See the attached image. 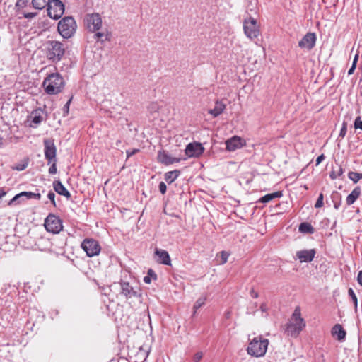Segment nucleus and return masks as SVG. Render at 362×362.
Segmentation results:
<instances>
[{"label": "nucleus", "mask_w": 362, "mask_h": 362, "mask_svg": "<svg viewBox=\"0 0 362 362\" xmlns=\"http://www.w3.org/2000/svg\"><path fill=\"white\" fill-rule=\"evenodd\" d=\"M64 80L59 73L49 74L44 80L42 86L49 95H56L62 91Z\"/></svg>", "instance_id": "nucleus-1"}, {"label": "nucleus", "mask_w": 362, "mask_h": 362, "mask_svg": "<svg viewBox=\"0 0 362 362\" xmlns=\"http://www.w3.org/2000/svg\"><path fill=\"white\" fill-rule=\"evenodd\" d=\"M269 345V340L259 336L253 338L250 342L247 351L252 356L261 357L264 356Z\"/></svg>", "instance_id": "nucleus-2"}, {"label": "nucleus", "mask_w": 362, "mask_h": 362, "mask_svg": "<svg viewBox=\"0 0 362 362\" xmlns=\"http://www.w3.org/2000/svg\"><path fill=\"white\" fill-rule=\"evenodd\" d=\"M66 47L62 42L56 40L48 42L47 57L52 62L60 61L65 53Z\"/></svg>", "instance_id": "nucleus-3"}, {"label": "nucleus", "mask_w": 362, "mask_h": 362, "mask_svg": "<svg viewBox=\"0 0 362 362\" xmlns=\"http://www.w3.org/2000/svg\"><path fill=\"white\" fill-rule=\"evenodd\" d=\"M77 25L73 17H64L58 23V31L66 39L70 38L76 32Z\"/></svg>", "instance_id": "nucleus-4"}, {"label": "nucleus", "mask_w": 362, "mask_h": 362, "mask_svg": "<svg viewBox=\"0 0 362 362\" xmlns=\"http://www.w3.org/2000/svg\"><path fill=\"white\" fill-rule=\"evenodd\" d=\"M243 29L245 35L250 39H255L259 35V27L257 21L252 17L244 20Z\"/></svg>", "instance_id": "nucleus-5"}, {"label": "nucleus", "mask_w": 362, "mask_h": 362, "mask_svg": "<svg viewBox=\"0 0 362 362\" xmlns=\"http://www.w3.org/2000/svg\"><path fill=\"white\" fill-rule=\"evenodd\" d=\"M44 225L48 232L54 234L59 233L63 228L61 219L52 214L47 216Z\"/></svg>", "instance_id": "nucleus-6"}, {"label": "nucleus", "mask_w": 362, "mask_h": 362, "mask_svg": "<svg viewBox=\"0 0 362 362\" xmlns=\"http://www.w3.org/2000/svg\"><path fill=\"white\" fill-rule=\"evenodd\" d=\"M84 23L89 31L95 32L102 26V18L98 13H88L84 18Z\"/></svg>", "instance_id": "nucleus-7"}, {"label": "nucleus", "mask_w": 362, "mask_h": 362, "mask_svg": "<svg viewBox=\"0 0 362 362\" xmlns=\"http://www.w3.org/2000/svg\"><path fill=\"white\" fill-rule=\"evenodd\" d=\"M64 12V6L60 0H50L47 6V13L50 18L59 19Z\"/></svg>", "instance_id": "nucleus-8"}, {"label": "nucleus", "mask_w": 362, "mask_h": 362, "mask_svg": "<svg viewBox=\"0 0 362 362\" xmlns=\"http://www.w3.org/2000/svg\"><path fill=\"white\" fill-rule=\"evenodd\" d=\"M81 247L88 257L98 255L100 252V246L97 240L86 238L81 243Z\"/></svg>", "instance_id": "nucleus-9"}, {"label": "nucleus", "mask_w": 362, "mask_h": 362, "mask_svg": "<svg viewBox=\"0 0 362 362\" xmlns=\"http://www.w3.org/2000/svg\"><path fill=\"white\" fill-rule=\"evenodd\" d=\"M44 146L45 158L47 160L48 164H51L52 161L56 160L57 149L54 141L49 139H45Z\"/></svg>", "instance_id": "nucleus-10"}, {"label": "nucleus", "mask_w": 362, "mask_h": 362, "mask_svg": "<svg viewBox=\"0 0 362 362\" xmlns=\"http://www.w3.org/2000/svg\"><path fill=\"white\" fill-rule=\"evenodd\" d=\"M120 287V293L126 298L139 297L140 296V289L138 287H133L128 282H122Z\"/></svg>", "instance_id": "nucleus-11"}, {"label": "nucleus", "mask_w": 362, "mask_h": 362, "mask_svg": "<svg viewBox=\"0 0 362 362\" xmlns=\"http://www.w3.org/2000/svg\"><path fill=\"white\" fill-rule=\"evenodd\" d=\"M305 322L304 320L300 321H294L293 322L288 323L287 325L286 330L288 335L291 337H297L298 334L305 327Z\"/></svg>", "instance_id": "nucleus-12"}, {"label": "nucleus", "mask_w": 362, "mask_h": 362, "mask_svg": "<svg viewBox=\"0 0 362 362\" xmlns=\"http://www.w3.org/2000/svg\"><path fill=\"white\" fill-rule=\"evenodd\" d=\"M316 42V35L313 33H308L298 42V46L310 50L313 48Z\"/></svg>", "instance_id": "nucleus-13"}, {"label": "nucleus", "mask_w": 362, "mask_h": 362, "mask_svg": "<svg viewBox=\"0 0 362 362\" xmlns=\"http://www.w3.org/2000/svg\"><path fill=\"white\" fill-rule=\"evenodd\" d=\"M204 151V148L200 143H190L185 148V153L189 157H198Z\"/></svg>", "instance_id": "nucleus-14"}, {"label": "nucleus", "mask_w": 362, "mask_h": 362, "mask_svg": "<svg viewBox=\"0 0 362 362\" xmlns=\"http://www.w3.org/2000/svg\"><path fill=\"white\" fill-rule=\"evenodd\" d=\"M245 145V141L238 136H234L226 141V150L234 151Z\"/></svg>", "instance_id": "nucleus-15"}, {"label": "nucleus", "mask_w": 362, "mask_h": 362, "mask_svg": "<svg viewBox=\"0 0 362 362\" xmlns=\"http://www.w3.org/2000/svg\"><path fill=\"white\" fill-rule=\"evenodd\" d=\"M26 199H35L39 200L41 197L40 193H34L31 192H23L18 194H16L9 202V204H16L20 202V199H23V198Z\"/></svg>", "instance_id": "nucleus-16"}, {"label": "nucleus", "mask_w": 362, "mask_h": 362, "mask_svg": "<svg viewBox=\"0 0 362 362\" xmlns=\"http://www.w3.org/2000/svg\"><path fill=\"white\" fill-rule=\"evenodd\" d=\"M314 249L299 250L296 252V257L300 262H310L315 255Z\"/></svg>", "instance_id": "nucleus-17"}, {"label": "nucleus", "mask_w": 362, "mask_h": 362, "mask_svg": "<svg viewBox=\"0 0 362 362\" xmlns=\"http://www.w3.org/2000/svg\"><path fill=\"white\" fill-rule=\"evenodd\" d=\"M158 160L166 165L173 164L174 163L180 162V158H176L170 156L166 151H158Z\"/></svg>", "instance_id": "nucleus-18"}, {"label": "nucleus", "mask_w": 362, "mask_h": 362, "mask_svg": "<svg viewBox=\"0 0 362 362\" xmlns=\"http://www.w3.org/2000/svg\"><path fill=\"white\" fill-rule=\"evenodd\" d=\"M155 254L158 257L157 260L158 262L165 265H170V257L166 250L156 249Z\"/></svg>", "instance_id": "nucleus-19"}, {"label": "nucleus", "mask_w": 362, "mask_h": 362, "mask_svg": "<svg viewBox=\"0 0 362 362\" xmlns=\"http://www.w3.org/2000/svg\"><path fill=\"white\" fill-rule=\"evenodd\" d=\"M53 187L55 192L59 194L63 195L67 199L71 197L70 192L66 189V187L60 181H54L53 182Z\"/></svg>", "instance_id": "nucleus-20"}, {"label": "nucleus", "mask_w": 362, "mask_h": 362, "mask_svg": "<svg viewBox=\"0 0 362 362\" xmlns=\"http://www.w3.org/2000/svg\"><path fill=\"white\" fill-rule=\"evenodd\" d=\"M332 334L334 337H336L339 341H343L346 337V331L339 324H337L333 327Z\"/></svg>", "instance_id": "nucleus-21"}, {"label": "nucleus", "mask_w": 362, "mask_h": 362, "mask_svg": "<svg viewBox=\"0 0 362 362\" xmlns=\"http://www.w3.org/2000/svg\"><path fill=\"white\" fill-rule=\"evenodd\" d=\"M226 109V105L221 101H216L213 109L209 110V113L214 117L220 115Z\"/></svg>", "instance_id": "nucleus-22"}, {"label": "nucleus", "mask_w": 362, "mask_h": 362, "mask_svg": "<svg viewBox=\"0 0 362 362\" xmlns=\"http://www.w3.org/2000/svg\"><path fill=\"white\" fill-rule=\"evenodd\" d=\"M361 192V189L360 187H355L346 197V202L347 205H351L354 204L356 202V200L359 197Z\"/></svg>", "instance_id": "nucleus-23"}, {"label": "nucleus", "mask_w": 362, "mask_h": 362, "mask_svg": "<svg viewBox=\"0 0 362 362\" xmlns=\"http://www.w3.org/2000/svg\"><path fill=\"white\" fill-rule=\"evenodd\" d=\"M31 123L30 126L33 127H36L42 121V117L40 112V111L36 110L32 112L30 116Z\"/></svg>", "instance_id": "nucleus-24"}, {"label": "nucleus", "mask_w": 362, "mask_h": 362, "mask_svg": "<svg viewBox=\"0 0 362 362\" xmlns=\"http://www.w3.org/2000/svg\"><path fill=\"white\" fill-rule=\"evenodd\" d=\"M282 196L281 192H276L267 194L260 198L259 202L262 203H267L275 198H279Z\"/></svg>", "instance_id": "nucleus-25"}, {"label": "nucleus", "mask_w": 362, "mask_h": 362, "mask_svg": "<svg viewBox=\"0 0 362 362\" xmlns=\"http://www.w3.org/2000/svg\"><path fill=\"white\" fill-rule=\"evenodd\" d=\"M180 172L177 170L169 171L165 174V180L168 183L171 184L177 179V177L180 175Z\"/></svg>", "instance_id": "nucleus-26"}, {"label": "nucleus", "mask_w": 362, "mask_h": 362, "mask_svg": "<svg viewBox=\"0 0 362 362\" xmlns=\"http://www.w3.org/2000/svg\"><path fill=\"white\" fill-rule=\"evenodd\" d=\"M344 173L343 168L341 165H337V166L333 167V170L329 174V177L332 180H335L338 177L341 176Z\"/></svg>", "instance_id": "nucleus-27"}, {"label": "nucleus", "mask_w": 362, "mask_h": 362, "mask_svg": "<svg viewBox=\"0 0 362 362\" xmlns=\"http://www.w3.org/2000/svg\"><path fill=\"white\" fill-rule=\"evenodd\" d=\"M50 0H32L33 6L35 9L41 10L48 6Z\"/></svg>", "instance_id": "nucleus-28"}, {"label": "nucleus", "mask_w": 362, "mask_h": 362, "mask_svg": "<svg viewBox=\"0 0 362 362\" xmlns=\"http://www.w3.org/2000/svg\"><path fill=\"white\" fill-rule=\"evenodd\" d=\"M299 230L302 233H313L314 231V229L310 223H302L299 226Z\"/></svg>", "instance_id": "nucleus-29"}, {"label": "nucleus", "mask_w": 362, "mask_h": 362, "mask_svg": "<svg viewBox=\"0 0 362 362\" xmlns=\"http://www.w3.org/2000/svg\"><path fill=\"white\" fill-rule=\"evenodd\" d=\"M206 300V296H201L197 300V301L195 302L194 307H193V310H194L193 315H194L196 314V312L199 308H200L202 306H203L205 304Z\"/></svg>", "instance_id": "nucleus-30"}, {"label": "nucleus", "mask_w": 362, "mask_h": 362, "mask_svg": "<svg viewBox=\"0 0 362 362\" xmlns=\"http://www.w3.org/2000/svg\"><path fill=\"white\" fill-rule=\"evenodd\" d=\"M349 178L352 180L354 183H356L358 182V180L361 178L360 173H355V172H349L348 175Z\"/></svg>", "instance_id": "nucleus-31"}, {"label": "nucleus", "mask_w": 362, "mask_h": 362, "mask_svg": "<svg viewBox=\"0 0 362 362\" xmlns=\"http://www.w3.org/2000/svg\"><path fill=\"white\" fill-rule=\"evenodd\" d=\"M228 257H229L228 252H227L226 251H222L221 252V256H220L221 260L218 259V264H224L225 263L227 262Z\"/></svg>", "instance_id": "nucleus-32"}, {"label": "nucleus", "mask_w": 362, "mask_h": 362, "mask_svg": "<svg viewBox=\"0 0 362 362\" xmlns=\"http://www.w3.org/2000/svg\"><path fill=\"white\" fill-rule=\"evenodd\" d=\"M348 293H349V296L351 297V298L354 304L355 308H357L358 300H357V297H356L354 290L350 288L348 291Z\"/></svg>", "instance_id": "nucleus-33"}, {"label": "nucleus", "mask_w": 362, "mask_h": 362, "mask_svg": "<svg viewBox=\"0 0 362 362\" xmlns=\"http://www.w3.org/2000/svg\"><path fill=\"white\" fill-rule=\"evenodd\" d=\"M292 320L293 321H300V320H303L300 317V310L299 308H296L293 313Z\"/></svg>", "instance_id": "nucleus-34"}, {"label": "nucleus", "mask_w": 362, "mask_h": 362, "mask_svg": "<svg viewBox=\"0 0 362 362\" xmlns=\"http://www.w3.org/2000/svg\"><path fill=\"white\" fill-rule=\"evenodd\" d=\"M323 194L320 193L315 204V208H320L323 206Z\"/></svg>", "instance_id": "nucleus-35"}, {"label": "nucleus", "mask_w": 362, "mask_h": 362, "mask_svg": "<svg viewBox=\"0 0 362 362\" xmlns=\"http://www.w3.org/2000/svg\"><path fill=\"white\" fill-rule=\"evenodd\" d=\"M28 166V162L23 163H18L15 167L13 168V169L16 170L18 171H21L25 170Z\"/></svg>", "instance_id": "nucleus-36"}, {"label": "nucleus", "mask_w": 362, "mask_h": 362, "mask_svg": "<svg viewBox=\"0 0 362 362\" xmlns=\"http://www.w3.org/2000/svg\"><path fill=\"white\" fill-rule=\"evenodd\" d=\"M71 102V98H70L67 101V103L64 105V107L62 109L64 116H66L69 114V106H70Z\"/></svg>", "instance_id": "nucleus-37"}, {"label": "nucleus", "mask_w": 362, "mask_h": 362, "mask_svg": "<svg viewBox=\"0 0 362 362\" xmlns=\"http://www.w3.org/2000/svg\"><path fill=\"white\" fill-rule=\"evenodd\" d=\"M354 128L356 129H360L362 130V120L360 117H357L354 121Z\"/></svg>", "instance_id": "nucleus-38"}, {"label": "nucleus", "mask_w": 362, "mask_h": 362, "mask_svg": "<svg viewBox=\"0 0 362 362\" xmlns=\"http://www.w3.org/2000/svg\"><path fill=\"white\" fill-rule=\"evenodd\" d=\"M347 130V124L346 122H344L342 124V127L341 128L340 132H339V136L344 137L346 134Z\"/></svg>", "instance_id": "nucleus-39"}, {"label": "nucleus", "mask_w": 362, "mask_h": 362, "mask_svg": "<svg viewBox=\"0 0 362 362\" xmlns=\"http://www.w3.org/2000/svg\"><path fill=\"white\" fill-rule=\"evenodd\" d=\"M56 163H57V160H55L54 161H52L51 163L52 165L49 168V174H55L57 173V165H56Z\"/></svg>", "instance_id": "nucleus-40"}, {"label": "nucleus", "mask_w": 362, "mask_h": 362, "mask_svg": "<svg viewBox=\"0 0 362 362\" xmlns=\"http://www.w3.org/2000/svg\"><path fill=\"white\" fill-rule=\"evenodd\" d=\"M202 357H203V353L202 351L197 352L194 355V358H193L194 362H199V361L202 358Z\"/></svg>", "instance_id": "nucleus-41"}, {"label": "nucleus", "mask_w": 362, "mask_h": 362, "mask_svg": "<svg viewBox=\"0 0 362 362\" xmlns=\"http://www.w3.org/2000/svg\"><path fill=\"white\" fill-rule=\"evenodd\" d=\"M158 187L161 194H164L166 192L167 187L163 182H160Z\"/></svg>", "instance_id": "nucleus-42"}, {"label": "nucleus", "mask_w": 362, "mask_h": 362, "mask_svg": "<svg viewBox=\"0 0 362 362\" xmlns=\"http://www.w3.org/2000/svg\"><path fill=\"white\" fill-rule=\"evenodd\" d=\"M47 197L48 199L51 201L52 204L55 206L56 205V203H55V200H54V198H55V194L52 192H49L47 194Z\"/></svg>", "instance_id": "nucleus-43"}, {"label": "nucleus", "mask_w": 362, "mask_h": 362, "mask_svg": "<svg viewBox=\"0 0 362 362\" xmlns=\"http://www.w3.org/2000/svg\"><path fill=\"white\" fill-rule=\"evenodd\" d=\"M357 281L360 285L362 286V271H360L357 276Z\"/></svg>", "instance_id": "nucleus-44"}, {"label": "nucleus", "mask_w": 362, "mask_h": 362, "mask_svg": "<svg viewBox=\"0 0 362 362\" xmlns=\"http://www.w3.org/2000/svg\"><path fill=\"white\" fill-rule=\"evenodd\" d=\"M148 276H149L151 278H153L154 279H156V274L153 272L152 269H149L148 272Z\"/></svg>", "instance_id": "nucleus-45"}, {"label": "nucleus", "mask_w": 362, "mask_h": 362, "mask_svg": "<svg viewBox=\"0 0 362 362\" xmlns=\"http://www.w3.org/2000/svg\"><path fill=\"white\" fill-rule=\"evenodd\" d=\"M355 69H356L355 64H352V66L348 71V75H351L354 72Z\"/></svg>", "instance_id": "nucleus-46"}, {"label": "nucleus", "mask_w": 362, "mask_h": 362, "mask_svg": "<svg viewBox=\"0 0 362 362\" xmlns=\"http://www.w3.org/2000/svg\"><path fill=\"white\" fill-rule=\"evenodd\" d=\"M324 158H325V156L323 154L318 156L316 159V164L317 165L320 164L322 162V160H324Z\"/></svg>", "instance_id": "nucleus-47"}, {"label": "nucleus", "mask_w": 362, "mask_h": 362, "mask_svg": "<svg viewBox=\"0 0 362 362\" xmlns=\"http://www.w3.org/2000/svg\"><path fill=\"white\" fill-rule=\"evenodd\" d=\"M137 151H138L137 149H134V150H133L132 151H127V158L132 156V155H134Z\"/></svg>", "instance_id": "nucleus-48"}, {"label": "nucleus", "mask_w": 362, "mask_h": 362, "mask_svg": "<svg viewBox=\"0 0 362 362\" xmlns=\"http://www.w3.org/2000/svg\"><path fill=\"white\" fill-rule=\"evenodd\" d=\"M260 310H262V312H267V305L264 303H262L260 306Z\"/></svg>", "instance_id": "nucleus-49"}, {"label": "nucleus", "mask_w": 362, "mask_h": 362, "mask_svg": "<svg viewBox=\"0 0 362 362\" xmlns=\"http://www.w3.org/2000/svg\"><path fill=\"white\" fill-rule=\"evenodd\" d=\"M95 37L98 39H99V38H101V37H104L105 34L103 33H101V32H98V33H95Z\"/></svg>", "instance_id": "nucleus-50"}, {"label": "nucleus", "mask_w": 362, "mask_h": 362, "mask_svg": "<svg viewBox=\"0 0 362 362\" xmlns=\"http://www.w3.org/2000/svg\"><path fill=\"white\" fill-rule=\"evenodd\" d=\"M144 281L146 284H150L151 281V279L149 276H146L144 278Z\"/></svg>", "instance_id": "nucleus-51"}, {"label": "nucleus", "mask_w": 362, "mask_h": 362, "mask_svg": "<svg viewBox=\"0 0 362 362\" xmlns=\"http://www.w3.org/2000/svg\"><path fill=\"white\" fill-rule=\"evenodd\" d=\"M5 195H6V192L4 189H0V199H1Z\"/></svg>", "instance_id": "nucleus-52"}, {"label": "nucleus", "mask_w": 362, "mask_h": 362, "mask_svg": "<svg viewBox=\"0 0 362 362\" xmlns=\"http://www.w3.org/2000/svg\"><path fill=\"white\" fill-rule=\"evenodd\" d=\"M358 54H356V56L354 57V61H353V63L352 64H355V66H356V63L358 62Z\"/></svg>", "instance_id": "nucleus-53"}, {"label": "nucleus", "mask_w": 362, "mask_h": 362, "mask_svg": "<svg viewBox=\"0 0 362 362\" xmlns=\"http://www.w3.org/2000/svg\"><path fill=\"white\" fill-rule=\"evenodd\" d=\"M226 315V318H229L230 317V311H227L225 314Z\"/></svg>", "instance_id": "nucleus-54"}, {"label": "nucleus", "mask_w": 362, "mask_h": 362, "mask_svg": "<svg viewBox=\"0 0 362 362\" xmlns=\"http://www.w3.org/2000/svg\"><path fill=\"white\" fill-rule=\"evenodd\" d=\"M252 297H254V298H257V297H258V294H257V293H254V292H253V293H252Z\"/></svg>", "instance_id": "nucleus-55"}, {"label": "nucleus", "mask_w": 362, "mask_h": 362, "mask_svg": "<svg viewBox=\"0 0 362 362\" xmlns=\"http://www.w3.org/2000/svg\"><path fill=\"white\" fill-rule=\"evenodd\" d=\"M339 204H337V203L334 204V208L335 209H337L339 208Z\"/></svg>", "instance_id": "nucleus-56"}, {"label": "nucleus", "mask_w": 362, "mask_h": 362, "mask_svg": "<svg viewBox=\"0 0 362 362\" xmlns=\"http://www.w3.org/2000/svg\"><path fill=\"white\" fill-rule=\"evenodd\" d=\"M1 144H2V138L0 137V146H1Z\"/></svg>", "instance_id": "nucleus-57"}, {"label": "nucleus", "mask_w": 362, "mask_h": 362, "mask_svg": "<svg viewBox=\"0 0 362 362\" xmlns=\"http://www.w3.org/2000/svg\"><path fill=\"white\" fill-rule=\"evenodd\" d=\"M360 175H361V178L362 179V173H360Z\"/></svg>", "instance_id": "nucleus-58"}]
</instances>
